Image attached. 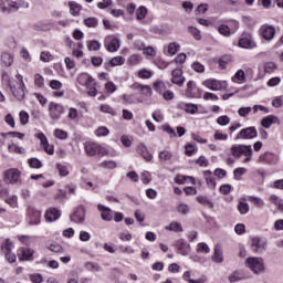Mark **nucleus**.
<instances>
[{
  "instance_id": "f257e3e1",
  "label": "nucleus",
  "mask_w": 283,
  "mask_h": 283,
  "mask_svg": "<svg viewBox=\"0 0 283 283\" xmlns=\"http://www.w3.org/2000/svg\"><path fill=\"white\" fill-rule=\"evenodd\" d=\"M230 151L234 158L245 156L243 163H251L253 156V148H251V145H233Z\"/></svg>"
},
{
  "instance_id": "f03ea898",
  "label": "nucleus",
  "mask_w": 283,
  "mask_h": 283,
  "mask_svg": "<svg viewBox=\"0 0 283 283\" xmlns=\"http://www.w3.org/2000/svg\"><path fill=\"white\" fill-rule=\"evenodd\" d=\"M202 85L212 92H224V90L228 87L227 81H220L216 78L206 80L202 82Z\"/></svg>"
},
{
  "instance_id": "7ed1b4c3",
  "label": "nucleus",
  "mask_w": 283,
  "mask_h": 283,
  "mask_svg": "<svg viewBox=\"0 0 283 283\" xmlns=\"http://www.w3.org/2000/svg\"><path fill=\"white\" fill-rule=\"evenodd\" d=\"M245 263L256 275H259V273H264V261L261 258H248Z\"/></svg>"
},
{
  "instance_id": "20e7f679",
  "label": "nucleus",
  "mask_w": 283,
  "mask_h": 283,
  "mask_svg": "<svg viewBox=\"0 0 283 283\" xmlns=\"http://www.w3.org/2000/svg\"><path fill=\"white\" fill-rule=\"evenodd\" d=\"M4 182L7 185H20L21 171L17 168H11L4 171Z\"/></svg>"
},
{
  "instance_id": "39448f33",
  "label": "nucleus",
  "mask_w": 283,
  "mask_h": 283,
  "mask_svg": "<svg viewBox=\"0 0 283 283\" xmlns=\"http://www.w3.org/2000/svg\"><path fill=\"white\" fill-rule=\"evenodd\" d=\"M107 52H118L120 50V40L116 35H107L104 40Z\"/></svg>"
},
{
  "instance_id": "423d86ee",
  "label": "nucleus",
  "mask_w": 283,
  "mask_h": 283,
  "mask_svg": "<svg viewBox=\"0 0 283 283\" xmlns=\"http://www.w3.org/2000/svg\"><path fill=\"white\" fill-rule=\"evenodd\" d=\"M252 138H258V129L253 126L241 129L235 137L237 140H252Z\"/></svg>"
},
{
  "instance_id": "0eeeda50",
  "label": "nucleus",
  "mask_w": 283,
  "mask_h": 283,
  "mask_svg": "<svg viewBox=\"0 0 283 283\" xmlns=\"http://www.w3.org/2000/svg\"><path fill=\"white\" fill-rule=\"evenodd\" d=\"M61 114H63V105L51 102L49 104V116L52 120H59L61 118Z\"/></svg>"
},
{
  "instance_id": "6e6552de",
  "label": "nucleus",
  "mask_w": 283,
  "mask_h": 283,
  "mask_svg": "<svg viewBox=\"0 0 283 283\" xmlns=\"http://www.w3.org/2000/svg\"><path fill=\"white\" fill-rule=\"evenodd\" d=\"M20 262H32L34 260V250L29 248H20L18 250Z\"/></svg>"
},
{
  "instance_id": "1a4fd4ad",
  "label": "nucleus",
  "mask_w": 283,
  "mask_h": 283,
  "mask_svg": "<svg viewBox=\"0 0 283 283\" xmlns=\"http://www.w3.org/2000/svg\"><path fill=\"white\" fill-rule=\"evenodd\" d=\"M251 247L254 253H262L266 250V240L259 237H253L251 241Z\"/></svg>"
},
{
  "instance_id": "9d476101",
  "label": "nucleus",
  "mask_w": 283,
  "mask_h": 283,
  "mask_svg": "<svg viewBox=\"0 0 283 283\" xmlns=\"http://www.w3.org/2000/svg\"><path fill=\"white\" fill-rule=\"evenodd\" d=\"M85 153L87 156H101L103 154V147L94 142H88L85 143Z\"/></svg>"
},
{
  "instance_id": "9b49d317",
  "label": "nucleus",
  "mask_w": 283,
  "mask_h": 283,
  "mask_svg": "<svg viewBox=\"0 0 283 283\" xmlns=\"http://www.w3.org/2000/svg\"><path fill=\"white\" fill-rule=\"evenodd\" d=\"M260 32L265 41H273V39H275V27L273 25L263 24L260 28Z\"/></svg>"
},
{
  "instance_id": "f8f14e48",
  "label": "nucleus",
  "mask_w": 283,
  "mask_h": 283,
  "mask_svg": "<svg viewBox=\"0 0 283 283\" xmlns=\"http://www.w3.org/2000/svg\"><path fill=\"white\" fill-rule=\"evenodd\" d=\"M71 222H75V224H83L85 222V208H76L71 214Z\"/></svg>"
},
{
  "instance_id": "ddd939ff",
  "label": "nucleus",
  "mask_w": 283,
  "mask_h": 283,
  "mask_svg": "<svg viewBox=\"0 0 283 283\" xmlns=\"http://www.w3.org/2000/svg\"><path fill=\"white\" fill-rule=\"evenodd\" d=\"M175 247L180 255H189L191 253V245L185 239L177 240Z\"/></svg>"
},
{
  "instance_id": "4468645a",
  "label": "nucleus",
  "mask_w": 283,
  "mask_h": 283,
  "mask_svg": "<svg viewBox=\"0 0 283 283\" xmlns=\"http://www.w3.org/2000/svg\"><path fill=\"white\" fill-rule=\"evenodd\" d=\"M35 138H39L46 154H49L50 156L54 155V146L50 145V143L48 142V137H45V134L39 133L35 135Z\"/></svg>"
},
{
  "instance_id": "2eb2a0df",
  "label": "nucleus",
  "mask_w": 283,
  "mask_h": 283,
  "mask_svg": "<svg viewBox=\"0 0 283 283\" xmlns=\"http://www.w3.org/2000/svg\"><path fill=\"white\" fill-rule=\"evenodd\" d=\"M10 90L17 101H23V98H25V86H20L11 83Z\"/></svg>"
},
{
  "instance_id": "dca6fc26",
  "label": "nucleus",
  "mask_w": 283,
  "mask_h": 283,
  "mask_svg": "<svg viewBox=\"0 0 283 283\" xmlns=\"http://www.w3.org/2000/svg\"><path fill=\"white\" fill-rule=\"evenodd\" d=\"M171 83H174L175 85H178L179 87H182V85H185V76H182V70L180 69H175L171 72Z\"/></svg>"
},
{
  "instance_id": "f3484780",
  "label": "nucleus",
  "mask_w": 283,
  "mask_h": 283,
  "mask_svg": "<svg viewBox=\"0 0 283 283\" xmlns=\"http://www.w3.org/2000/svg\"><path fill=\"white\" fill-rule=\"evenodd\" d=\"M258 44L253 41L251 35L243 36L239 40V48H243L245 50H253Z\"/></svg>"
},
{
  "instance_id": "a211bd4d",
  "label": "nucleus",
  "mask_w": 283,
  "mask_h": 283,
  "mask_svg": "<svg viewBox=\"0 0 283 283\" xmlns=\"http://www.w3.org/2000/svg\"><path fill=\"white\" fill-rule=\"evenodd\" d=\"M97 210L101 212V218L105 222H112L114 216L112 214V209L103 206V205H97Z\"/></svg>"
},
{
  "instance_id": "6ab92c4d",
  "label": "nucleus",
  "mask_w": 283,
  "mask_h": 283,
  "mask_svg": "<svg viewBox=\"0 0 283 283\" xmlns=\"http://www.w3.org/2000/svg\"><path fill=\"white\" fill-rule=\"evenodd\" d=\"M44 218H45L46 222H56V220H59V218H61V210H59L56 208H51V209L46 210Z\"/></svg>"
},
{
  "instance_id": "aec40b11",
  "label": "nucleus",
  "mask_w": 283,
  "mask_h": 283,
  "mask_svg": "<svg viewBox=\"0 0 283 283\" xmlns=\"http://www.w3.org/2000/svg\"><path fill=\"white\" fill-rule=\"evenodd\" d=\"M78 85L84 87H92V83H94V77L87 73H82L77 76Z\"/></svg>"
},
{
  "instance_id": "412c9836",
  "label": "nucleus",
  "mask_w": 283,
  "mask_h": 283,
  "mask_svg": "<svg viewBox=\"0 0 283 283\" xmlns=\"http://www.w3.org/2000/svg\"><path fill=\"white\" fill-rule=\"evenodd\" d=\"M178 109H182L187 114H197L198 113V105L181 102V103L178 104Z\"/></svg>"
},
{
  "instance_id": "4be33fe9",
  "label": "nucleus",
  "mask_w": 283,
  "mask_h": 283,
  "mask_svg": "<svg viewBox=\"0 0 283 283\" xmlns=\"http://www.w3.org/2000/svg\"><path fill=\"white\" fill-rule=\"evenodd\" d=\"M137 153L139 154L140 157L144 158V160H146L147 163H151V160L154 159V155L150 154L149 150H147V146H145L144 144L139 145L137 147Z\"/></svg>"
},
{
  "instance_id": "5701e85b",
  "label": "nucleus",
  "mask_w": 283,
  "mask_h": 283,
  "mask_svg": "<svg viewBox=\"0 0 283 283\" xmlns=\"http://www.w3.org/2000/svg\"><path fill=\"white\" fill-rule=\"evenodd\" d=\"M30 224H41V211L29 208Z\"/></svg>"
},
{
  "instance_id": "b1692460",
  "label": "nucleus",
  "mask_w": 283,
  "mask_h": 283,
  "mask_svg": "<svg viewBox=\"0 0 283 283\" xmlns=\"http://www.w3.org/2000/svg\"><path fill=\"white\" fill-rule=\"evenodd\" d=\"M0 59L4 67H10L14 63V57L8 52H2Z\"/></svg>"
},
{
  "instance_id": "393cba45",
  "label": "nucleus",
  "mask_w": 283,
  "mask_h": 283,
  "mask_svg": "<svg viewBox=\"0 0 283 283\" xmlns=\"http://www.w3.org/2000/svg\"><path fill=\"white\" fill-rule=\"evenodd\" d=\"M203 178L208 187H210V189H216V178L213 177V174L211 172V170L203 171Z\"/></svg>"
},
{
  "instance_id": "a878e982",
  "label": "nucleus",
  "mask_w": 283,
  "mask_h": 283,
  "mask_svg": "<svg viewBox=\"0 0 283 283\" xmlns=\"http://www.w3.org/2000/svg\"><path fill=\"white\" fill-rule=\"evenodd\" d=\"M211 260H212V262H216L217 264H222V262H224V256L222 255V250L219 247L214 248Z\"/></svg>"
},
{
  "instance_id": "bb28decb",
  "label": "nucleus",
  "mask_w": 283,
  "mask_h": 283,
  "mask_svg": "<svg viewBox=\"0 0 283 283\" xmlns=\"http://www.w3.org/2000/svg\"><path fill=\"white\" fill-rule=\"evenodd\" d=\"M174 158V153L170 150L164 149L159 151V160L160 163H169Z\"/></svg>"
},
{
  "instance_id": "cd10ccee",
  "label": "nucleus",
  "mask_w": 283,
  "mask_h": 283,
  "mask_svg": "<svg viewBox=\"0 0 283 283\" xmlns=\"http://www.w3.org/2000/svg\"><path fill=\"white\" fill-rule=\"evenodd\" d=\"M69 8H70V12H71L72 17H78V14L82 10L81 4H78L74 1L69 2Z\"/></svg>"
},
{
  "instance_id": "c85d7f7f",
  "label": "nucleus",
  "mask_w": 283,
  "mask_h": 283,
  "mask_svg": "<svg viewBox=\"0 0 283 283\" xmlns=\"http://www.w3.org/2000/svg\"><path fill=\"white\" fill-rule=\"evenodd\" d=\"M138 50H143L146 56H156V50L153 46H145L144 43H140Z\"/></svg>"
},
{
  "instance_id": "c756f323",
  "label": "nucleus",
  "mask_w": 283,
  "mask_h": 283,
  "mask_svg": "<svg viewBox=\"0 0 283 283\" xmlns=\"http://www.w3.org/2000/svg\"><path fill=\"white\" fill-rule=\"evenodd\" d=\"M166 231H175L176 233H182V226L179 222L172 221L169 226H166Z\"/></svg>"
},
{
  "instance_id": "7c9ffc66",
  "label": "nucleus",
  "mask_w": 283,
  "mask_h": 283,
  "mask_svg": "<svg viewBox=\"0 0 283 283\" xmlns=\"http://www.w3.org/2000/svg\"><path fill=\"white\" fill-rule=\"evenodd\" d=\"M270 202L272 205H275V207H277L279 211H283V199H281L276 195H272L270 197Z\"/></svg>"
},
{
  "instance_id": "2f4dec72",
  "label": "nucleus",
  "mask_w": 283,
  "mask_h": 283,
  "mask_svg": "<svg viewBox=\"0 0 283 283\" xmlns=\"http://www.w3.org/2000/svg\"><path fill=\"white\" fill-rule=\"evenodd\" d=\"M232 81L233 83H244L247 81V74L242 70H239L232 77Z\"/></svg>"
},
{
  "instance_id": "473e14b6",
  "label": "nucleus",
  "mask_w": 283,
  "mask_h": 283,
  "mask_svg": "<svg viewBox=\"0 0 283 283\" xmlns=\"http://www.w3.org/2000/svg\"><path fill=\"white\" fill-rule=\"evenodd\" d=\"M98 167H101L102 169H116L118 165L114 160H105L98 164Z\"/></svg>"
},
{
  "instance_id": "72a5a7b5",
  "label": "nucleus",
  "mask_w": 283,
  "mask_h": 283,
  "mask_svg": "<svg viewBox=\"0 0 283 283\" xmlns=\"http://www.w3.org/2000/svg\"><path fill=\"white\" fill-rule=\"evenodd\" d=\"M197 202H199V205H202L203 207H209V209H213V203L209 198L205 196L197 197Z\"/></svg>"
},
{
  "instance_id": "f704fd0d",
  "label": "nucleus",
  "mask_w": 283,
  "mask_h": 283,
  "mask_svg": "<svg viewBox=\"0 0 283 283\" xmlns=\"http://www.w3.org/2000/svg\"><path fill=\"white\" fill-rule=\"evenodd\" d=\"M275 120V116L273 115H269L266 117H264L262 120H261V125L262 127H264L265 129H269L272 125H273V122Z\"/></svg>"
},
{
  "instance_id": "c9c22d12",
  "label": "nucleus",
  "mask_w": 283,
  "mask_h": 283,
  "mask_svg": "<svg viewBox=\"0 0 283 283\" xmlns=\"http://www.w3.org/2000/svg\"><path fill=\"white\" fill-rule=\"evenodd\" d=\"M265 74H273L277 70V65L274 62H265L263 65Z\"/></svg>"
},
{
  "instance_id": "e433bc0d",
  "label": "nucleus",
  "mask_w": 283,
  "mask_h": 283,
  "mask_svg": "<svg viewBox=\"0 0 283 283\" xmlns=\"http://www.w3.org/2000/svg\"><path fill=\"white\" fill-rule=\"evenodd\" d=\"M147 17V7L142 6L136 10V19L143 21Z\"/></svg>"
},
{
  "instance_id": "4c0bfd02",
  "label": "nucleus",
  "mask_w": 283,
  "mask_h": 283,
  "mask_svg": "<svg viewBox=\"0 0 283 283\" xmlns=\"http://www.w3.org/2000/svg\"><path fill=\"white\" fill-rule=\"evenodd\" d=\"M86 28H96L98 25V19L91 17L83 20Z\"/></svg>"
},
{
  "instance_id": "58836bf2",
  "label": "nucleus",
  "mask_w": 283,
  "mask_h": 283,
  "mask_svg": "<svg viewBox=\"0 0 283 283\" xmlns=\"http://www.w3.org/2000/svg\"><path fill=\"white\" fill-rule=\"evenodd\" d=\"M12 249H14V243H12L10 239H7L1 247L2 252L3 253L12 252Z\"/></svg>"
},
{
  "instance_id": "ea45409f",
  "label": "nucleus",
  "mask_w": 283,
  "mask_h": 283,
  "mask_svg": "<svg viewBox=\"0 0 283 283\" xmlns=\"http://www.w3.org/2000/svg\"><path fill=\"white\" fill-rule=\"evenodd\" d=\"M218 32L220 34H222V36H231V28H229V25L227 24H221L219 28H218Z\"/></svg>"
},
{
  "instance_id": "a19ab883",
  "label": "nucleus",
  "mask_w": 283,
  "mask_h": 283,
  "mask_svg": "<svg viewBox=\"0 0 283 283\" xmlns=\"http://www.w3.org/2000/svg\"><path fill=\"white\" fill-rule=\"evenodd\" d=\"M78 109L74 108V107H70L69 108V113H67V118L70 120H78Z\"/></svg>"
},
{
  "instance_id": "79ce46f5",
  "label": "nucleus",
  "mask_w": 283,
  "mask_h": 283,
  "mask_svg": "<svg viewBox=\"0 0 283 283\" xmlns=\"http://www.w3.org/2000/svg\"><path fill=\"white\" fill-rule=\"evenodd\" d=\"M188 32H190V34L193 36V39H196V41L202 40V34L200 33V30H198L193 27H189Z\"/></svg>"
},
{
  "instance_id": "37998d69",
  "label": "nucleus",
  "mask_w": 283,
  "mask_h": 283,
  "mask_svg": "<svg viewBox=\"0 0 283 283\" xmlns=\"http://www.w3.org/2000/svg\"><path fill=\"white\" fill-rule=\"evenodd\" d=\"M191 69L197 72L198 74H203L205 72V65L198 61L192 62Z\"/></svg>"
},
{
  "instance_id": "c03bdc74",
  "label": "nucleus",
  "mask_w": 283,
  "mask_h": 283,
  "mask_svg": "<svg viewBox=\"0 0 283 283\" xmlns=\"http://www.w3.org/2000/svg\"><path fill=\"white\" fill-rule=\"evenodd\" d=\"M19 118L22 125H28V123H30V114H28L25 111H21L19 113Z\"/></svg>"
},
{
  "instance_id": "a18cd8bd",
  "label": "nucleus",
  "mask_w": 283,
  "mask_h": 283,
  "mask_svg": "<svg viewBox=\"0 0 283 283\" xmlns=\"http://www.w3.org/2000/svg\"><path fill=\"white\" fill-rule=\"evenodd\" d=\"M95 136L101 138L102 136H109V129L105 126H101L95 130Z\"/></svg>"
},
{
  "instance_id": "49530a36",
  "label": "nucleus",
  "mask_w": 283,
  "mask_h": 283,
  "mask_svg": "<svg viewBox=\"0 0 283 283\" xmlns=\"http://www.w3.org/2000/svg\"><path fill=\"white\" fill-rule=\"evenodd\" d=\"M112 67H116L117 65H124L125 64V57L123 56H115L109 61Z\"/></svg>"
},
{
  "instance_id": "de8ad7c7",
  "label": "nucleus",
  "mask_w": 283,
  "mask_h": 283,
  "mask_svg": "<svg viewBox=\"0 0 283 283\" xmlns=\"http://www.w3.org/2000/svg\"><path fill=\"white\" fill-rule=\"evenodd\" d=\"M179 50H180V44L176 42L168 44V54L170 56H174V54H176V52H178Z\"/></svg>"
},
{
  "instance_id": "09e8293b",
  "label": "nucleus",
  "mask_w": 283,
  "mask_h": 283,
  "mask_svg": "<svg viewBox=\"0 0 283 283\" xmlns=\"http://www.w3.org/2000/svg\"><path fill=\"white\" fill-rule=\"evenodd\" d=\"M28 163L31 169H41V167H43V164H41V160L36 158H31L28 160Z\"/></svg>"
},
{
  "instance_id": "8fccbe9b",
  "label": "nucleus",
  "mask_w": 283,
  "mask_h": 283,
  "mask_svg": "<svg viewBox=\"0 0 283 283\" xmlns=\"http://www.w3.org/2000/svg\"><path fill=\"white\" fill-rule=\"evenodd\" d=\"M9 6L11 10H19L25 6V2L23 0L9 1Z\"/></svg>"
},
{
  "instance_id": "3c124183",
  "label": "nucleus",
  "mask_w": 283,
  "mask_h": 283,
  "mask_svg": "<svg viewBox=\"0 0 283 283\" xmlns=\"http://www.w3.org/2000/svg\"><path fill=\"white\" fill-rule=\"evenodd\" d=\"M56 169H57L60 176H62V177L70 176V170H67V166H65L63 164H56Z\"/></svg>"
},
{
  "instance_id": "603ef678",
  "label": "nucleus",
  "mask_w": 283,
  "mask_h": 283,
  "mask_svg": "<svg viewBox=\"0 0 283 283\" xmlns=\"http://www.w3.org/2000/svg\"><path fill=\"white\" fill-rule=\"evenodd\" d=\"M8 150L10 151V154H23L25 151V149L17 146V144L9 145Z\"/></svg>"
},
{
  "instance_id": "864d4df0",
  "label": "nucleus",
  "mask_w": 283,
  "mask_h": 283,
  "mask_svg": "<svg viewBox=\"0 0 283 283\" xmlns=\"http://www.w3.org/2000/svg\"><path fill=\"white\" fill-rule=\"evenodd\" d=\"M249 200H250V202H252V205H255L260 209H262V207H264V200H262L260 197L250 196Z\"/></svg>"
},
{
  "instance_id": "5fc2aeb1",
  "label": "nucleus",
  "mask_w": 283,
  "mask_h": 283,
  "mask_svg": "<svg viewBox=\"0 0 283 283\" xmlns=\"http://www.w3.org/2000/svg\"><path fill=\"white\" fill-rule=\"evenodd\" d=\"M238 210L241 216H247V212L249 211V203L240 201L238 205Z\"/></svg>"
},
{
  "instance_id": "6e6d98bb",
  "label": "nucleus",
  "mask_w": 283,
  "mask_h": 283,
  "mask_svg": "<svg viewBox=\"0 0 283 283\" xmlns=\"http://www.w3.org/2000/svg\"><path fill=\"white\" fill-rule=\"evenodd\" d=\"M85 268L87 269V271H92L93 273H98V271H101V265L94 262H87L85 264Z\"/></svg>"
},
{
  "instance_id": "4d7b16f0",
  "label": "nucleus",
  "mask_w": 283,
  "mask_h": 283,
  "mask_svg": "<svg viewBox=\"0 0 283 283\" xmlns=\"http://www.w3.org/2000/svg\"><path fill=\"white\" fill-rule=\"evenodd\" d=\"M247 174V168H237L233 170L234 180H241L242 176Z\"/></svg>"
},
{
  "instance_id": "13d9d810",
  "label": "nucleus",
  "mask_w": 283,
  "mask_h": 283,
  "mask_svg": "<svg viewBox=\"0 0 283 283\" xmlns=\"http://www.w3.org/2000/svg\"><path fill=\"white\" fill-rule=\"evenodd\" d=\"M40 61H43V63H50V61H52V53H50V51H42L40 54Z\"/></svg>"
},
{
  "instance_id": "bf43d9fd",
  "label": "nucleus",
  "mask_w": 283,
  "mask_h": 283,
  "mask_svg": "<svg viewBox=\"0 0 283 283\" xmlns=\"http://www.w3.org/2000/svg\"><path fill=\"white\" fill-rule=\"evenodd\" d=\"M54 136L55 138H59L60 140H66L67 138V132L63 130V129H59L56 128L54 130Z\"/></svg>"
},
{
  "instance_id": "052dcab7",
  "label": "nucleus",
  "mask_w": 283,
  "mask_h": 283,
  "mask_svg": "<svg viewBox=\"0 0 283 283\" xmlns=\"http://www.w3.org/2000/svg\"><path fill=\"white\" fill-rule=\"evenodd\" d=\"M178 213H182V216H187L189 213L190 208L187 203H179L177 207Z\"/></svg>"
},
{
  "instance_id": "680f3d73",
  "label": "nucleus",
  "mask_w": 283,
  "mask_h": 283,
  "mask_svg": "<svg viewBox=\"0 0 283 283\" xmlns=\"http://www.w3.org/2000/svg\"><path fill=\"white\" fill-rule=\"evenodd\" d=\"M34 84L36 85V87H43L45 85V78H43V75L35 74Z\"/></svg>"
},
{
  "instance_id": "e2e57ef3",
  "label": "nucleus",
  "mask_w": 283,
  "mask_h": 283,
  "mask_svg": "<svg viewBox=\"0 0 283 283\" xmlns=\"http://www.w3.org/2000/svg\"><path fill=\"white\" fill-rule=\"evenodd\" d=\"M136 103V96L134 95H123L124 105H134Z\"/></svg>"
},
{
  "instance_id": "0e129e2a",
  "label": "nucleus",
  "mask_w": 283,
  "mask_h": 283,
  "mask_svg": "<svg viewBox=\"0 0 283 283\" xmlns=\"http://www.w3.org/2000/svg\"><path fill=\"white\" fill-rule=\"evenodd\" d=\"M211 251V249L209 248V245L205 242H201L198 244L197 248V253H209Z\"/></svg>"
},
{
  "instance_id": "69168bd1",
  "label": "nucleus",
  "mask_w": 283,
  "mask_h": 283,
  "mask_svg": "<svg viewBox=\"0 0 283 283\" xmlns=\"http://www.w3.org/2000/svg\"><path fill=\"white\" fill-rule=\"evenodd\" d=\"M87 48H88V50H91V51L93 50L94 52H96V51L101 50V43L96 40H93L87 43Z\"/></svg>"
},
{
  "instance_id": "338daca9",
  "label": "nucleus",
  "mask_w": 283,
  "mask_h": 283,
  "mask_svg": "<svg viewBox=\"0 0 283 283\" xmlns=\"http://www.w3.org/2000/svg\"><path fill=\"white\" fill-rule=\"evenodd\" d=\"M184 280H185V282H189V283H200V280H192L191 279V271H186L185 273H184Z\"/></svg>"
},
{
  "instance_id": "774afa93",
  "label": "nucleus",
  "mask_w": 283,
  "mask_h": 283,
  "mask_svg": "<svg viewBox=\"0 0 283 283\" xmlns=\"http://www.w3.org/2000/svg\"><path fill=\"white\" fill-rule=\"evenodd\" d=\"M30 280L32 283H43V275H41L40 273L31 274Z\"/></svg>"
}]
</instances>
